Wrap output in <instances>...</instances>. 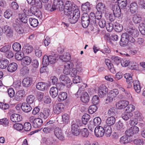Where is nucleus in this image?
I'll return each mask as SVG.
<instances>
[{
    "label": "nucleus",
    "mask_w": 145,
    "mask_h": 145,
    "mask_svg": "<svg viewBox=\"0 0 145 145\" xmlns=\"http://www.w3.org/2000/svg\"><path fill=\"white\" fill-rule=\"evenodd\" d=\"M31 60V59L30 57L26 56L23 58L22 62L25 65H28L30 64Z\"/></svg>",
    "instance_id": "nucleus-38"
},
{
    "label": "nucleus",
    "mask_w": 145,
    "mask_h": 145,
    "mask_svg": "<svg viewBox=\"0 0 145 145\" xmlns=\"http://www.w3.org/2000/svg\"><path fill=\"white\" fill-rule=\"evenodd\" d=\"M127 135H124L122 137L120 138V142L121 144H126L130 142V140L128 139V137Z\"/></svg>",
    "instance_id": "nucleus-44"
},
{
    "label": "nucleus",
    "mask_w": 145,
    "mask_h": 145,
    "mask_svg": "<svg viewBox=\"0 0 145 145\" xmlns=\"http://www.w3.org/2000/svg\"><path fill=\"white\" fill-rule=\"evenodd\" d=\"M127 32L129 34L130 37L135 39L138 37L139 34V32L137 29L131 26H129L127 29Z\"/></svg>",
    "instance_id": "nucleus-9"
},
{
    "label": "nucleus",
    "mask_w": 145,
    "mask_h": 145,
    "mask_svg": "<svg viewBox=\"0 0 145 145\" xmlns=\"http://www.w3.org/2000/svg\"><path fill=\"white\" fill-rule=\"evenodd\" d=\"M31 83V81L29 78H24L22 82L24 86L25 87L29 86L30 85Z\"/></svg>",
    "instance_id": "nucleus-46"
},
{
    "label": "nucleus",
    "mask_w": 145,
    "mask_h": 145,
    "mask_svg": "<svg viewBox=\"0 0 145 145\" xmlns=\"http://www.w3.org/2000/svg\"><path fill=\"white\" fill-rule=\"evenodd\" d=\"M139 29L142 34L145 35V24L143 23L140 24Z\"/></svg>",
    "instance_id": "nucleus-58"
},
{
    "label": "nucleus",
    "mask_w": 145,
    "mask_h": 145,
    "mask_svg": "<svg viewBox=\"0 0 145 145\" xmlns=\"http://www.w3.org/2000/svg\"><path fill=\"white\" fill-rule=\"evenodd\" d=\"M116 129L120 133H123L125 131L124 125L121 121H119L116 124Z\"/></svg>",
    "instance_id": "nucleus-33"
},
{
    "label": "nucleus",
    "mask_w": 145,
    "mask_h": 145,
    "mask_svg": "<svg viewBox=\"0 0 145 145\" xmlns=\"http://www.w3.org/2000/svg\"><path fill=\"white\" fill-rule=\"evenodd\" d=\"M128 104L129 102L127 101H120L116 103V106L118 109H120L126 107Z\"/></svg>",
    "instance_id": "nucleus-20"
},
{
    "label": "nucleus",
    "mask_w": 145,
    "mask_h": 145,
    "mask_svg": "<svg viewBox=\"0 0 145 145\" xmlns=\"http://www.w3.org/2000/svg\"><path fill=\"white\" fill-rule=\"evenodd\" d=\"M58 91L57 88L55 87H53L50 88V95L53 98H55L57 95Z\"/></svg>",
    "instance_id": "nucleus-32"
},
{
    "label": "nucleus",
    "mask_w": 145,
    "mask_h": 145,
    "mask_svg": "<svg viewBox=\"0 0 145 145\" xmlns=\"http://www.w3.org/2000/svg\"><path fill=\"white\" fill-rule=\"evenodd\" d=\"M138 6L137 4L135 2H132L129 6V9L131 12L132 13H136L138 10Z\"/></svg>",
    "instance_id": "nucleus-28"
},
{
    "label": "nucleus",
    "mask_w": 145,
    "mask_h": 145,
    "mask_svg": "<svg viewBox=\"0 0 145 145\" xmlns=\"http://www.w3.org/2000/svg\"><path fill=\"white\" fill-rule=\"evenodd\" d=\"M54 133L56 137L59 140H63L64 139V132L61 128L58 127L55 128L54 129Z\"/></svg>",
    "instance_id": "nucleus-10"
},
{
    "label": "nucleus",
    "mask_w": 145,
    "mask_h": 145,
    "mask_svg": "<svg viewBox=\"0 0 145 145\" xmlns=\"http://www.w3.org/2000/svg\"><path fill=\"white\" fill-rule=\"evenodd\" d=\"M31 124L29 122H25L23 126V129L24 131H29L31 129Z\"/></svg>",
    "instance_id": "nucleus-52"
},
{
    "label": "nucleus",
    "mask_w": 145,
    "mask_h": 145,
    "mask_svg": "<svg viewBox=\"0 0 145 145\" xmlns=\"http://www.w3.org/2000/svg\"><path fill=\"white\" fill-rule=\"evenodd\" d=\"M12 26L16 31L19 34H22L24 33V30L23 27H24V24L21 23L15 22Z\"/></svg>",
    "instance_id": "nucleus-8"
},
{
    "label": "nucleus",
    "mask_w": 145,
    "mask_h": 145,
    "mask_svg": "<svg viewBox=\"0 0 145 145\" xmlns=\"http://www.w3.org/2000/svg\"><path fill=\"white\" fill-rule=\"evenodd\" d=\"M96 8L97 11L100 12H103V13L106 10V7L104 4L102 3H99L97 5Z\"/></svg>",
    "instance_id": "nucleus-29"
},
{
    "label": "nucleus",
    "mask_w": 145,
    "mask_h": 145,
    "mask_svg": "<svg viewBox=\"0 0 145 145\" xmlns=\"http://www.w3.org/2000/svg\"><path fill=\"white\" fill-rule=\"evenodd\" d=\"M108 92V88L105 85L102 84L99 86L98 94L100 97H103L106 95Z\"/></svg>",
    "instance_id": "nucleus-11"
},
{
    "label": "nucleus",
    "mask_w": 145,
    "mask_h": 145,
    "mask_svg": "<svg viewBox=\"0 0 145 145\" xmlns=\"http://www.w3.org/2000/svg\"><path fill=\"white\" fill-rule=\"evenodd\" d=\"M29 22L31 25L33 27H36L38 25V20L34 18H31L29 19Z\"/></svg>",
    "instance_id": "nucleus-39"
},
{
    "label": "nucleus",
    "mask_w": 145,
    "mask_h": 145,
    "mask_svg": "<svg viewBox=\"0 0 145 145\" xmlns=\"http://www.w3.org/2000/svg\"><path fill=\"white\" fill-rule=\"evenodd\" d=\"M19 18L20 21L23 23L25 27H28V25L27 23L28 17L25 14H19Z\"/></svg>",
    "instance_id": "nucleus-18"
},
{
    "label": "nucleus",
    "mask_w": 145,
    "mask_h": 145,
    "mask_svg": "<svg viewBox=\"0 0 145 145\" xmlns=\"http://www.w3.org/2000/svg\"><path fill=\"white\" fill-rule=\"evenodd\" d=\"M71 58L70 55L69 53H65L63 56H59V59L63 62L69 61Z\"/></svg>",
    "instance_id": "nucleus-34"
},
{
    "label": "nucleus",
    "mask_w": 145,
    "mask_h": 145,
    "mask_svg": "<svg viewBox=\"0 0 145 145\" xmlns=\"http://www.w3.org/2000/svg\"><path fill=\"white\" fill-rule=\"evenodd\" d=\"M21 107L22 110L26 113L30 112L32 109V108L29 104L26 103H22Z\"/></svg>",
    "instance_id": "nucleus-23"
},
{
    "label": "nucleus",
    "mask_w": 145,
    "mask_h": 145,
    "mask_svg": "<svg viewBox=\"0 0 145 145\" xmlns=\"http://www.w3.org/2000/svg\"><path fill=\"white\" fill-rule=\"evenodd\" d=\"M24 52L28 54L31 53L33 50V47L31 45H26L25 47Z\"/></svg>",
    "instance_id": "nucleus-57"
},
{
    "label": "nucleus",
    "mask_w": 145,
    "mask_h": 145,
    "mask_svg": "<svg viewBox=\"0 0 145 145\" xmlns=\"http://www.w3.org/2000/svg\"><path fill=\"white\" fill-rule=\"evenodd\" d=\"M12 48L13 50L15 51L19 52L21 50V46L20 44L16 42L13 44Z\"/></svg>",
    "instance_id": "nucleus-43"
},
{
    "label": "nucleus",
    "mask_w": 145,
    "mask_h": 145,
    "mask_svg": "<svg viewBox=\"0 0 145 145\" xmlns=\"http://www.w3.org/2000/svg\"><path fill=\"white\" fill-rule=\"evenodd\" d=\"M107 30L109 32L111 31L114 28V24H113L112 23L106 24V25Z\"/></svg>",
    "instance_id": "nucleus-64"
},
{
    "label": "nucleus",
    "mask_w": 145,
    "mask_h": 145,
    "mask_svg": "<svg viewBox=\"0 0 145 145\" xmlns=\"http://www.w3.org/2000/svg\"><path fill=\"white\" fill-rule=\"evenodd\" d=\"M64 105L63 103H59L55 105L54 108V111L55 114H59L64 110Z\"/></svg>",
    "instance_id": "nucleus-14"
},
{
    "label": "nucleus",
    "mask_w": 145,
    "mask_h": 145,
    "mask_svg": "<svg viewBox=\"0 0 145 145\" xmlns=\"http://www.w3.org/2000/svg\"><path fill=\"white\" fill-rule=\"evenodd\" d=\"M17 65L15 63H12L9 64L7 67V71L8 72H12L15 71L17 69Z\"/></svg>",
    "instance_id": "nucleus-30"
},
{
    "label": "nucleus",
    "mask_w": 145,
    "mask_h": 145,
    "mask_svg": "<svg viewBox=\"0 0 145 145\" xmlns=\"http://www.w3.org/2000/svg\"><path fill=\"white\" fill-rule=\"evenodd\" d=\"M62 121L64 123H68L69 120V116L67 114H65L62 116Z\"/></svg>",
    "instance_id": "nucleus-59"
},
{
    "label": "nucleus",
    "mask_w": 145,
    "mask_h": 145,
    "mask_svg": "<svg viewBox=\"0 0 145 145\" xmlns=\"http://www.w3.org/2000/svg\"><path fill=\"white\" fill-rule=\"evenodd\" d=\"M116 112L114 108H110L108 111V114L109 116H114L116 114Z\"/></svg>",
    "instance_id": "nucleus-63"
},
{
    "label": "nucleus",
    "mask_w": 145,
    "mask_h": 145,
    "mask_svg": "<svg viewBox=\"0 0 145 145\" xmlns=\"http://www.w3.org/2000/svg\"><path fill=\"white\" fill-rule=\"evenodd\" d=\"M80 98L81 101L83 103H86L89 101V96L87 92H83L81 94Z\"/></svg>",
    "instance_id": "nucleus-26"
},
{
    "label": "nucleus",
    "mask_w": 145,
    "mask_h": 145,
    "mask_svg": "<svg viewBox=\"0 0 145 145\" xmlns=\"http://www.w3.org/2000/svg\"><path fill=\"white\" fill-rule=\"evenodd\" d=\"M28 3L31 5H38L40 2V0H26Z\"/></svg>",
    "instance_id": "nucleus-53"
},
{
    "label": "nucleus",
    "mask_w": 145,
    "mask_h": 145,
    "mask_svg": "<svg viewBox=\"0 0 145 145\" xmlns=\"http://www.w3.org/2000/svg\"><path fill=\"white\" fill-rule=\"evenodd\" d=\"M124 75L127 83L130 84L131 86L133 85L136 92L139 93L141 91V88L139 81L137 80L133 81L131 75L129 73H125Z\"/></svg>",
    "instance_id": "nucleus-1"
},
{
    "label": "nucleus",
    "mask_w": 145,
    "mask_h": 145,
    "mask_svg": "<svg viewBox=\"0 0 145 145\" xmlns=\"http://www.w3.org/2000/svg\"><path fill=\"white\" fill-rule=\"evenodd\" d=\"M67 94L65 92L60 93L58 97V100L59 102L65 100L67 98Z\"/></svg>",
    "instance_id": "nucleus-37"
},
{
    "label": "nucleus",
    "mask_w": 145,
    "mask_h": 145,
    "mask_svg": "<svg viewBox=\"0 0 145 145\" xmlns=\"http://www.w3.org/2000/svg\"><path fill=\"white\" fill-rule=\"evenodd\" d=\"M35 55L37 57H39L42 55V51L41 48L38 47H36L35 48Z\"/></svg>",
    "instance_id": "nucleus-51"
},
{
    "label": "nucleus",
    "mask_w": 145,
    "mask_h": 145,
    "mask_svg": "<svg viewBox=\"0 0 145 145\" xmlns=\"http://www.w3.org/2000/svg\"><path fill=\"white\" fill-rule=\"evenodd\" d=\"M55 56L52 55H49L48 56L45 55L43 58L42 63L46 65H48L50 64H54L56 62Z\"/></svg>",
    "instance_id": "nucleus-7"
},
{
    "label": "nucleus",
    "mask_w": 145,
    "mask_h": 145,
    "mask_svg": "<svg viewBox=\"0 0 145 145\" xmlns=\"http://www.w3.org/2000/svg\"><path fill=\"white\" fill-rule=\"evenodd\" d=\"M134 43L135 42V40L129 35L126 31L123 33L121 36V39L119 42V44L121 47H125L128 45L129 42Z\"/></svg>",
    "instance_id": "nucleus-2"
},
{
    "label": "nucleus",
    "mask_w": 145,
    "mask_h": 145,
    "mask_svg": "<svg viewBox=\"0 0 145 145\" xmlns=\"http://www.w3.org/2000/svg\"><path fill=\"white\" fill-rule=\"evenodd\" d=\"M50 110L48 108H44L43 111L39 113L38 115L41 119L45 120L49 116Z\"/></svg>",
    "instance_id": "nucleus-16"
},
{
    "label": "nucleus",
    "mask_w": 145,
    "mask_h": 145,
    "mask_svg": "<svg viewBox=\"0 0 145 145\" xmlns=\"http://www.w3.org/2000/svg\"><path fill=\"white\" fill-rule=\"evenodd\" d=\"M106 125L110 126L113 125L116 122V119L114 116H110L108 117L106 121Z\"/></svg>",
    "instance_id": "nucleus-36"
},
{
    "label": "nucleus",
    "mask_w": 145,
    "mask_h": 145,
    "mask_svg": "<svg viewBox=\"0 0 145 145\" xmlns=\"http://www.w3.org/2000/svg\"><path fill=\"white\" fill-rule=\"evenodd\" d=\"M114 29L117 32H120L123 29L122 25L117 22L114 23Z\"/></svg>",
    "instance_id": "nucleus-40"
},
{
    "label": "nucleus",
    "mask_w": 145,
    "mask_h": 145,
    "mask_svg": "<svg viewBox=\"0 0 145 145\" xmlns=\"http://www.w3.org/2000/svg\"><path fill=\"white\" fill-rule=\"evenodd\" d=\"M10 120L13 122H19L21 121L22 117L21 115L18 114H13L10 116Z\"/></svg>",
    "instance_id": "nucleus-22"
},
{
    "label": "nucleus",
    "mask_w": 145,
    "mask_h": 145,
    "mask_svg": "<svg viewBox=\"0 0 145 145\" xmlns=\"http://www.w3.org/2000/svg\"><path fill=\"white\" fill-rule=\"evenodd\" d=\"M112 8L113 14L116 17L119 18L121 16V8L118 4L112 5Z\"/></svg>",
    "instance_id": "nucleus-13"
},
{
    "label": "nucleus",
    "mask_w": 145,
    "mask_h": 145,
    "mask_svg": "<svg viewBox=\"0 0 145 145\" xmlns=\"http://www.w3.org/2000/svg\"><path fill=\"white\" fill-rule=\"evenodd\" d=\"M82 125V123L80 120L77 119L73 120L71 123V129L72 133L74 136H77L80 133V127Z\"/></svg>",
    "instance_id": "nucleus-3"
},
{
    "label": "nucleus",
    "mask_w": 145,
    "mask_h": 145,
    "mask_svg": "<svg viewBox=\"0 0 145 145\" xmlns=\"http://www.w3.org/2000/svg\"><path fill=\"white\" fill-rule=\"evenodd\" d=\"M133 22L135 24L140 23L141 21V18L139 15H134L133 17Z\"/></svg>",
    "instance_id": "nucleus-50"
},
{
    "label": "nucleus",
    "mask_w": 145,
    "mask_h": 145,
    "mask_svg": "<svg viewBox=\"0 0 145 145\" xmlns=\"http://www.w3.org/2000/svg\"><path fill=\"white\" fill-rule=\"evenodd\" d=\"M81 21L82 25L84 28H86L89 25H95L93 23L92 17L90 16V14L89 15L86 13H84L82 15Z\"/></svg>",
    "instance_id": "nucleus-4"
},
{
    "label": "nucleus",
    "mask_w": 145,
    "mask_h": 145,
    "mask_svg": "<svg viewBox=\"0 0 145 145\" xmlns=\"http://www.w3.org/2000/svg\"><path fill=\"white\" fill-rule=\"evenodd\" d=\"M104 134L106 137H110L112 132V128L109 125H105L104 127Z\"/></svg>",
    "instance_id": "nucleus-31"
},
{
    "label": "nucleus",
    "mask_w": 145,
    "mask_h": 145,
    "mask_svg": "<svg viewBox=\"0 0 145 145\" xmlns=\"http://www.w3.org/2000/svg\"><path fill=\"white\" fill-rule=\"evenodd\" d=\"M81 8L82 11L84 12V13H87L89 12L91 9L89 3L87 2L81 5Z\"/></svg>",
    "instance_id": "nucleus-25"
},
{
    "label": "nucleus",
    "mask_w": 145,
    "mask_h": 145,
    "mask_svg": "<svg viewBox=\"0 0 145 145\" xmlns=\"http://www.w3.org/2000/svg\"><path fill=\"white\" fill-rule=\"evenodd\" d=\"M103 12H100L97 11L96 12L95 14L93 13H91L90 14V16H91L92 19V21H93V23L95 25L96 24V22H97V20H99L101 19H102V15Z\"/></svg>",
    "instance_id": "nucleus-15"
},
{
    "label": "nucleus",
    "mask_w": 145,
    "mask_h": 145,
    "mask_svg": "<svg viewBox=\"0 0 145 145\" xmlns=\"http://www.w3.org/2000/svg\"><path fill=\"white\" fill-rule=\"evenodd\" d=\"M80 132L81 136L84 137H87L89 135V133L87 129L84 128L80 130Z\"/></svg>",
    "instance_id": "nucleus-47"
},
{
    "label": "nucleus",
    "mask_w": 145,
    "mask_h": 145,
    "mask_svg": "<svg viewBox=\"0 0 145 145\" xmlns=\"http://www.w3.org/2000/svg\"><path fill=\"white\" fill-rule=\"evenodd\" d=\"M101 122V120L100 118L99 117H97L93 119V121L92 122L95 125L98 126L100 124Z\"/></svg>",
    "instance_id": "nucleus-61"
},
{
    "label": "nucleus",
    "mask_w": 145,
    "mask_h": 145,
    "mask_svg": "<svg viewBox=\"0 0 145 145\" xmlns=\"http://www.w3.org/2000/svg\"><path fill=\"white\" fill-rule=\"evenodd\" d=\"M9 61L7 59L0 60V68L4 69L6 68L9 64Z\"/></svg>",
    "instance_id": "nucleus-35"
},
{
    "label": "nucleus",
    "mask_w": 145,
    "mask_h": 145,
    "mask_svg": "<svg viewBox=\"0 0 145 145\" xmlns=\"http://www.w3.org/2000/svg\"><path fill=\"white\" fill-rule=\"evenodd\" d=\"M42 123L43 121L41 118H36L32 124V125L34 128H39L42 125Z\"/></svg>",
    "instance_id": "nucleus-27"
},
{
    "label": "nucleus",
    "mask_w": 145,
    "mask_h": 145,
    "mask_svg": "<svg viewBox=\"0 0 145 145\" xmlns=\"http://www.w3.org/2000/svg\"><path fill=\"white\" fill-rule=\"evenodd\" d=\"M25 93V91L23 90L18 91L16 93L14 96V99L16 101H19L23 97Z\"/></svg>",
    "instance_id": "nucleus-24"
},
{
    "label": "nucleus",
    "mask_w": 145,
    "mask_h": 145,
    "mask_svg": "<svg viewBox=\"0 0 145 145\" xmlns=\"http://www.w3.org/2000/svg\"><path fill=\"white\" fill-rule=\"evenodd\" d=\"M48 84L44 82H38L36 85L37 88L40 91H43L47 88Z\"/></svg>",
    "instance_id": "nucleus-21"
},
{
    "label": "nucleus",
    "mask_w": 145,
    "mask_h": 145,
    "mask_svg": "<svg viewBox=\"0 0 145 145\" xmlns=\"http://www.w3.org/2000/svg\"><path fill=\"white\" fill-rule=\"evenodd\" d=\"M12 12L10 10H7L4 12V16L6 18L9 19L12 16Z\"/></svg>",
    "instance_id": "nucleus-49"
},
{
    "label": "nucleus",
    "mask_w": 145,
    "mask_h": 145,
    "mask_svg": "<svg viewBox=\"0 0 145 145\" xmlns=\"http://www.w3.org/2000/svg\"><path fill=\"white\" fill-rule=\"evenodd\" d=\"M66 15L69 17V20L71 24L76 23L80 16V11L78 9L76 10L75 12L71 13Z\"/></svg>",
    "instance_id": "nucleus-6"
},
{
    "label": "nucleus",
    "mask_w": 145,
    "mask_h": 145,
    "mask_svg": "<svg viewBox=\"0 0 145 145\" xmlns=\"http://www.w3.org/2000/svg\"><path fill=\"white\" fill-rule=\"evenodd\" d=\"M60 82H62L64 85H67V86L69 87L71 84H72L71 80L69 77L64 75H61L60 76L59 78Z\"/></svg>",
    "instance_id": "nucleus-12"
},
{
    "label": "nucleus",
    "mask_w": 145,
    "mask_h": 145,
    "mask_svg": "<svg viewBox=\"0 0 145 145\" xmlns=\"http://www.w3.org/2000/svg\"><path fill=\"white\" fill-rule=\"evenodd\" d=\"M15 57L16 59L19 61L23 59L24 57V53L23 52H18L15 54Z\"/></svg>",
    "instance_id": "nucleus-54"
},
{
    "label": "nucleus",
    "mask_w": 145,
    "mask_h": 145,
    "mask_svg": "<svg viewBox=\"0 0 145 145\" xmlns=\"http://www.w3.org/2000/svg\"><path fill=\"white\" fill-rule=\"evenodd\" d=\"M97 109L96 105H93L90 106L89 108L88 112L89 113L92 114L95 112Z\"/></svg>",
    "instance_id": "nucleus-48"
},
{
    "label": "nucleus",
    "mask_w": 145,
    "mask_h": 145,
    "mask_svg": "<svg viewBox=\"0 0 145 145\" xmlns=\"http://www.w3.org/2000/svg\"><path fill=\"white\" fill-rule=\"evenodd\" d=\"M35 97L32 95H30L28 96L26 99V101L28 104H31L33 103L35 99Z\"/></svg>",
    "instance_id": "nucleus-56"
},
{
    "label": "nucleus",
    "mask_w": 145,
    "mask_h": 145,
    "mask_svg": "<svg viewBox=\"0 0 145 145\" xmlns=\"http://www.w3.org/2000/svg\"><path fill=\"white\" fill-rule=\"evenodd\" d=\"M77 6L73 3L68 1L66 2L64 10V14L65 15H68L70 13L75 12Z\"/></svg>",
    "instance_id": "nucleus-5"
},
{
    "label": "nucleus",
    "mask_w": 145,
    "mask_h": 145,
    "mask_svg": "<svg viewBox=\"0 0 145 145\" xmlns=\"http://www.w3.org/2000/svg\"><path fill=\"white\" fill-rule=\"evenodd\" d=\"M131 64V61L129 60L125 59H123L121 62V64L122 66L125 67Z\"/></svg>",
    "instance_id": "nucleus-55"
},
{
    "label": "nucleus",
    "mask_w": 145,
    "mask_h": 145,
    "mask_svg": "<svg viewBox=\"0 0 145 145\" xmlns=\"http://www.w3.org/2000/svg\"><path fill=\"white\" fill-rule=\"evenodd\" d=\"M3 30L6 35L9 37H11L13 36V31L11 27L8 25L3 26Z\"/></svg>",
    "instance_id": "nucleus-19"
},
{
    "label": "nucleus",
    "mask_w": 145,
    "mask_h": 145,
    "mask_svg": "<svg viewBox=\"0 0 145 145\" xmlns=\"http://www.w3.org/2000/svg\"><path fill=\"white\" fill-rule=\"evenodd\" d=\"M65 0H54L53 4L52 5V10H55V8L58 6L60 4V1H63Z\"/></svg>",
    "instance_id": "nucleus-60"
},
{
    "label": "nucleus",
    "mask_w": 145,
    "mask_h": 145,
    "mask_svg": "<svg viewBox=\"0 0 145 145\" xmlns=\"http://www.w3.org/2000/svg\"><path fill=\"white\" fill-rule=\"evenodd\" d=\"M94 131L95 135L97 137H102L105 133L103 127L100 126L96 127Z\"/></svg>",
    "instance_id": "nucleus-17"
},
{
    "label": "nucleus",
    "mask_w": 145,
    "mask_h": 145,
    "mask_svg": "<svg viewBox=\"0 0 145 145\" xmlns=\"http://www.w3.org/2000/svg\"><path fill=\"white\" fill-rule=\"evenodd\" d=\"M118 1V5L121 9L125 8L126 7L127 1V0H116Z\"/></svg>",
    "instance_id": "nucleus-41"
},
{
    "label": "nucleus",
    "mask_w": 145,
    "mask_h": 145,
    "mask_svg": "<svg viewBox=\"0 0 145 145\" xmlns=\"http://www.w3.org/2000/svg\"><path fill=\"white\" fill-rule=\"evenodd\" d=\"M90 118V116L88 114H84L82 117V124L86 125Z\"/></svg>",
    "instance_id": "nucleus-42"
},
{
    "label": "nucleus",
    "mask_w": 145,
    "mask_h": 145,
    "mask_svg": "<svg viewBox=\"0 0 145 145\" xmlns=\"http://www.w3.org/2000/svg\"><path fill=\"white\" fill-rule=\"evenodd\" d=\"M126 110L128 112L131 113V112L134 111L135 109V107L132 105H127L126 107Z\"/></svg>",
    "instance_id": "nucleus-62"
},
{
    "label": "nucleus",
    "mask_w": 145,
    "mask_h": 145,
    "mask_svg": "<svg viewBox=\"0 0 145 145\" xmlns=\"http://www.w3.org/2000/svg\"><path fill=\"white\" fill-rule=\"evenodd\" d=\"M133 116V114L132 113L126 112L125 113L121 115L122 118L125 120H127Z\"/></svg>",
    "instance_id": "nucleus-45"
}]
</instances>
